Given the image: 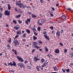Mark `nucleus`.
I'll return each mask as SVG.
<instances>
[{
	"label": "nucleus",
	"mask_w": 73,
	"mask_h": 73,
	"mask_svg": "<svg viewBox=\"0 0 73 73\" xmlns=\"http://www.w3.org/2000/svg\"><path fill=\"white\" fill-rule=\"evenodd\" d=\"M20 2H21V1L20 0L19 1V2H17L16 3V5H18V6H19V7L20 8L22 7H23V8H24L25 7V6H24L23 4L19 3H20Z\"/></svg>",
	"instance_id": "f257e3e1"
},
{
	"label": "nucleus",
	"mask_w": 73,
	"mask_h": 73,
	"mask_svg": "<svg viewBox=\"0 0 73 73\" xmlns=\"http://www.w3.org/2000/svg\"><path fill=\"white\" fill-rule=\"evenodd\" d=\"M34 46V48H36L37 49H38L40 48V47L37 46V43L36 42H33Z\"/></svg>",
	"instance_id": "f03ea898"
},
{
	"label": "nucleus",
	"mask_w": 73,
	"mask_h": 73,
	"mask_svg": "<svg viewBox=\"0 0 73 73\" xmlns=\"http://www.w3.org/2000/svg\"><path fill=\"white\" fill-rule=\"evenodd\" d=\"M8 65H10L11 66H12L13 65V66H16V63L14 61L13 62V64H12V63H10L8 64Z\"/></svg>",
	"instance_id": "7ed1b4c3"
},
{
	"label": "nucleus",
	"mask_w": 73,
	"mask_h": 73,
	"mask_svg": "<svg viewBox=\"0 0 73 73\" xmlns=\"http://www.w3.org/2000/svg\"><path fill=\"white\" fill-rule=\"evenodd\" d=\"M31 21V19H27V20L25 21V23L27 25H28V23L30 22Z\"/></svg>",
	"instance_id": "20e7f679"
},
{
	"label": "nucleus",
	"mask_w": 73,
	"mask_h": 73,
	"mask_svg": "<svg viewBox=\"0 0 73 73\" xmlns=\"http://www.w3.org/2000/svg\"><path fill=\"white\" fill-rule=\"evenodd\" d=\"M10 13H9V11H5V15H7V16H9V15Z\"/></svg>",
	"instance_id": "39448f33"
},
{
	"label": "nucleus",
	"mask_w": 73,
	"mask_h": 73,
	"mask_svg": "<svg viewBox=\"0 0 73 73\" xmlns=\"http://www.w3.org/2000/svg\"><path fill=\"white\" fill-rule=\"evenodd\" d=\"M13 42L15 44V46H16V45H19V42L17 40H15L13 41Z\"/></svg>",
	"instance_id": "423d86ee"
},
{
	"label": "nucleus",
	"mask_w": 73,
	"mask_h": 73,
	"mask_svg": "<svg viewBox=\"0 0 73 73\" xmlns=\"http://www.w3.org/2000/svg\"><path fill=\"white\" fill-rule=\"evenodd\" d=\"M18 65L21 68H22V67H24V64H21V63H18Z\"/></svg>",
	"instance_id": "0eeeda50"
},
{
	"label": "nucleus",
	"mask_w": 73,
	"mask_h": 73,
	"mask_svg": "<svg viewBox=\"0 0 73 73\" xmlns=\"http://www.w3.org/2000/svg\"><path fill=\"white\" fill-rule=\"evenodd\" d=\"M17 57L19 61H21V62H23V59H22V58L19 56H17Z\"/></svg>",
	"instance_id": "6e6552de"
},
{
	"label": "nucleus",
	"mask_w": 73,
	"mask_h": 73,
	"mask_svg": "<svg viewBox=\"0 0 73 73\" xmlns=\"http://www.w3.org/2000/svg\"><path fill=\"white\" fill-rule=\"evenodd\" d=\"M44 36L46 39H47V40H49V37L47 36V35L45 34V35H44Z\"/></svg>",
	"instance_id": "1a4fd4ad"
},
{
	"label": "nucleus",
	"mask_w": 73,
	"mask_h": 73,
	"mask_svg": "<svg viewBox=\"0 0 73 73\" xmlns=\"http://www.w3.org/2000/svg\"><path fill=\"white\" fill-rule=\"evenodd\" d=\"M65 18H66V16L64 15H63L62 16V19L63 20H64L65 19Z\"/></svg>",
	"instance_id": "9d476101"
},
{
	"label": "nucleus",
	"mask_w": 73,
	"mask_h": 73,
	"mask_svg": "<svg viewBox=\"0 0 73 73\" xmlns=\"http://www.w3.org/2000/svg\"><path fill=\"white\" fill-rule=\"evenodd\" d=\"M17 27H17L16 26L14 27V28L15 29H16V30H17V29H19V28H20V27H19V25H17Z\"/></svg>",
	"instance_id": "9b49d317"
},
{
	"label": "nucleus",
	"mask_w": 73,
	"mask_h": 73,
	"mask_svg": "<svg viewBox=\"0 0 73 73\" xmlns=\"http://www.w3.org/2000/svg\"><path fill=\"white\" fill-rule=\"evenodd\" d=\"M40 20H38V24L39 25H42V23L40 22Z\"/></svg>",
	"instance_id": "f8f14e48"
},
{
	"label": "nucleus",
	"mask_w": 73,
	"mask_h": 73,
	"mask_svg": "<svg viewBox=\"0 0 73 73\" xmlns=\"http://www.w3.org/2000/svg\"><path fill=\"white\" fill-rule=\"evenodd\" d=\"M37 60H40V59H37V57H35L34 58V61H37Z\"/></svg>",
	"instance_id": "ddd939ff"
},
{
	"label": "nucleus",
	"mask_w": 73,
	"mask_h": 73,
	"mask_svg": "<svg viewBox=\"0 0 73 73\" xmlns=\"http://www.w3.org/2000/svg\"><path fill=\"white\" fill-rule=\"evenodd\" d=\"M48 64V63H44L43 64V65L42 66V68H43V67H44V66H45L47 64Z\"/></svg>",
	"instance_id": "4468645a"
},
{
	"label": "nucleus",
	"mask_w": 73,
	"mask_h": 73,
	"mask_svg": "<svg viewBox=\"0 0 73 73\" xmlns=\"http://www.w3.org/2000/svg\"><path fill=\"white\" fill-rule=\"evenodd\" d=\"M55 52L56 53H59V50L57 49L55 50Z\"/></svg>",
	"instance_id": "2eb2a0df"
},
{
	"label": "nucleus",
	"mask_w": 73,
	"mask_h": 73,
	"mask_svg": "<svg viewBox=\"0 0 73 73\" xmlns=\"http://www.w3.org/2000/svg\"><path fill=\"white\" fill-rule=\"evenodd\" d=\"M46 21V20L45 19H42L41 20V23H44V22H45Z\"/></svg>",
	"instance_id": "dca6fc26"
},
{
	"label": "nucleus",
	"mask_w": 73,
	"mask_h": 73,
	"mask_svg": "<svg viewBox=\"0 0 73 73\" xmlns=\"http://www.w3.org/2000/svg\"><path fill=\"white\" fill-rule=\"evenodd\" d=\"M56 35L59 36H60V32L59 31H58L56 33Z\"/></svg>",
	"instance_id": "f3484780"
},
{
	"label": "nucleus",
	"mask_w": 73,
	"mask_h": 73,
	"mask_svg": "<svg viewBox=\"0 0 73 73\" xmlns=\"http://www.w3.org/2000/svg\"><path fill=\"white\" fill-rule=\"evenodd\" d=\"M12 51H13V52H14L15 54L16 55L17 54V52L16 50H15L13 49L12 50Z\"/></svg>",
	"instance_id": "a211bd4d"
},
{
	"label": "nucleus",
	"mask_w": 73,
	"mask_h": 73,
	"mask_svg": "<svg viewBox=\"0 0 73 73\" xmlns=\"http://www.w3.org/2000/svg\"><path fill=\"white\" fill-rule=\"evenodd\" d=\"M8 9H9V10H10V9H11V6L10 5L8 4Z\"/></svg>",
	"instance_id": "6ab92c4d"
},
{
	"label": "nucleus",
	"mask_w": 73,
	"mask_h": 73,
	"mask_svg": "<svg viewBox=\"0 0 73 73\" xmlns=\"http://www.w3.org/2000/svg\"><path fill=\"white\" fill-rule=\"evenodd\" d=\"M54 70H55V71L58 70V69L57 68V67H54Z\"/></svg>",
	"instance_id": "aec40b11"
},
{
	"label": "nucleus",
	"mask_w": 73,
	"mask_h": 73,
	"mask_svg": "<svg viewBox=\"0 0 73 73\" xmlns=\"http://www.w3.org/2000/svg\"><path fill=\"white\" fill-rule=\"evenodd\" d=\"M45 50L46 52L48 51V48L46 47H45Z\"/></svg>",
	"instance_id": "412c9836"
},
{
	"label": "nucleus",
	"mask_w": 73,
	"mask_h": 73,
	"mask_svg": "<svg viewBox=\"0 0 73 73\" xmlns=\"http://www.w3.org/2000/svg\"><path fill=\"white\" fill-rule=\"evenodd\" d=\"M17 34H18V35H20L21 34V32L20 31H18L17 32Z\"/></svg>",
	"instance_id": "4be33fe9"
},
{
	"label": "nucleus",
	"mask_w": 73,
	"mask_h": 73,
	"mask_svg": "<svg viewBox=\"0 0 73 73\" xmlns=\"http://www.w3.org/2000/svg\"><path fill=\"white\" fill-rule=\"evenodd\" d=\"M7 46L8 48H9V49L11 48V46H10V45H9V44H8Z\"/></svg>",
	"instance_id": "5701e85b"
},
{
	"label": "nucleus",
	"mask_w": 73,
	"mask_h": 73,
	"mask_svg": "<svg viewBox=\"0 0 73 73\" xmlns=\"http://www.w3.org/2000/svg\"><path fill=\"white\" fill-rule=\"evenodd\" d=\"M21 16V15H18L16 16V18H19V17H20Z\"/></svg>",
	"instance_id": "b1692460"
},
{
	"label": "nucleus",
	"mask_w": 73,
	"mask_h": 73,
	"mask_svg": "<svg viewBox=\"0 0 73 73\" xmlns=\"http://www.w3.org/2000/svg\"><path fill=\"white\" fill-rule=\"evenodd\" d=\"M8 42H9V43H10V42H11V38H10V39L9 40H8Z\"/></svg>",
	"instance_id": "393cba45"
},
{
	"label": "nucleus",
	"mask_w": 73,
	"mask_h": 73,
	"mask_svg": "<svg viewBox=\"0 0 73 73\" xmlns=\"http://www.w3.org/2000/svg\"><path fill=\"white\" fill-rule=\"evenodd\" d=\"M33 39L35 40H36L37 39V37H36L35 36H34L33 37Z\"/></svg>",
	"instance_id": "a878e982"
},
{
	"label": "nucleus",
	"mask_w": 73,
	"mask_h": 73,
	"mask_svg": "<svg viewBox=\"0 0 73 73\" xmlns=\"http://www.w3.org/2000/svg\"><path fill=\"white\" fill-rule=\"evenodd\" d=\"M32 17H36V16L33 14V15H32Z\"/></svg>",
	"instance_id": "bb28decb"
},
{
	"label": "nucleus",
	"mask_w": 73,
	"mask_h": 73,
	"mask_svg": "<svg viewBox=\"0 0 73 73\" xmlns=\"http://www.w3.org/2000/svg\"><path fill=\"white\" fill-rule=\"evenodd\" d=\"M26 31L28 33H30V31L28 30H27Z\"/></svg>",
	"instance_id": "cd10ccee"
},
{
	"label": "nucleus",
	"mask_w": 73,
	"mask_h": 73,
	"mask_svg": "<svg viewBox=\"0 0 73 73\" xmlns=\"http://www.w3.org/2000/svg\"><path fill=\"white\" fill-rule=\"evenodd\" d=\"M13 23H14V24H16L17 23L16 21L15 20H13Z\"/></svg>",
	"instance_id": "c85d7f7f"
},
{
	"label": "nucleus",
	"mask_w": 73,
	"mask_h": 73,
	"mask_svg": "<svg viewBox=\"0 0 73 73\" xmlns=\"http://www.w3.org/2000/svg\"><path fill=\"white\" fill-rule=\"evenodd\" d=\"M40 29H41V28L40 27H38V31H40Z\"/></svg>",
	"instance_id": "c756f323"
},
{
	"label": "nucleus",
	"mask_w": 73,
	"mask_h": 73,
	"mask_svg": "<svg viewBox=\"0 0 73 73\" xmlns=\"http://www.w3.org/2000/svg\"><path fill=\"white\" fill-rule=\"evenodd\" d=\"M41 62H44V60L43 59H41Z\"/></svg>",
	"instance_id": "7c9ffc66"
},
{
	"label": "nucleus",
	"mask_w": 73,
	"mask_h": 73,
	"mask_svg": "<svg viewBox=\"0 0 73 73\" xmlns=\"http://www.w3.org/2000/svg\"><path fill=\"white\" fill-rule=\"evenodd\" d=\"M18 22H19V24H20V23H22V22L21 21H20V20H19L18 21Z\"/></svg>",
	"instance_id": "2f4dec72"
},
{
	"label": "nucleus",
	"mask_w": 73,
	"mask_h": 73,
	"mask_svg": "<svg viewBox=\"0 0 73 73\" xmlns=\"http://www.w3.org/2000/svg\"><path fill=\"white\" fill-rule=\"evenodd\" d=\"M39 68V67L38 66L36 67V69L38 70V71H40V70L39 69H38V68Z\"/></svg>",
	"instance_id": "473e14b6"
},
{
	"label": "nucleus",
	"mask_w": 73,
	"mask_h": 73,
	"mask_svg": "<svg viewBox=\"0 0 73 73\" xmlns=\"http://www.w3.org/2000/svg\"><path fill=\"white\" fill-rule=\"evenodd\" d=\"M9 72H12L13 73L14 72V71L12 70H9Z\"/></svg>",
	"instance_id": "72a5a7b5"
},
{
	"label": "nucleus",
	"mask_w": 73,
	"mask_h": 73,
	"mask_svg": "<svg viewBox=\"0 0 73 73\" xmlns=\"http://www.w3.org/2000/svg\"><path fill=\"white\" fill-rule=\"evenodd\" d=\"M26 34H24V35H23V37H25L26 36Z\"/></svg>",
	"instance_id": "f704fd0d"
},
{
	"label": "nucleus",
	"mask_w": 73,
	"mask_h": 73,
	"mask_svg": "<svg viewBox=\"0 0 73 73\" xmlns=\"http://www.w3.org/2000/svg\"><path fill=\"white\" fill-rule=\"evenodd\" d=\"M64 52L66 53V52H67V50L66 49H64Z\"/></svg>",
	"instance_id": "c9c22d12"
},
{
	"label": "nucleus",
	"mask_w": 73,
	"mask_h": 73,
	"mask_svg": "<svg viewBox=\"0 0 73 73\" xmlns=\"http://www.w3.org/2000/svg\"><path fill=\"white\" fill-rule=\"evenodd\" d=\"M32 30L34 31H36V29L33 28L32 29Z\"/></svg>",
	"instance_id": "e433bc0d"
},
{
	"label": "nucleus",
	"mask_w": 73,
	"mask_h": 73,
	"mask_svg": "<svg viewBox=\"0 0 73 73\" xmlns=\"http://www.w3.org/2000/svg\"><path fill=\"white\" fill-rule=\"evenodd\" d=\"M67 9L68 11H71V9L70 8H68Z\"/></svg>",
	"instance_id": "4c0bfd02"
},
{
	"label": "nucleus",
	"mask_w": 73,
	"mask_h": 73,
	"mask_svg": "<svg viewBox=\"0 0 73 73\" xmlns=\"http://www.w3.org/2000/svg\"><path fill=\"white\" fill-rule=\"evenodd\" d=\"M66 71H67V72H69V69H67L66 70Z\"/></svg>",
	"instance_id": "58836bf2"
},
{
	"label": "nucleus",
	"mask_w": 73,
	"mask_h": 73,
	"mask_svg": "<svg viewBox=\"0 0 73 73\" xmlns=\"http://www.w3.org/2000/svg\"><path fill=\"white\" fill-rule=\"evenodd\" d=\"M25 64H27V63H28V61L27 60H25Z\"/></svg>",
	"instance_id": "ea45409f"
},
{
	"label": "nucleus",
	"mask_w": 73,
	"mask_h": 73,
	"mask_svg": "<svg viewBox=\"0 0 73 73\" xmlns=\"http://www.w3.org/2000/svg\"><path fill=\"white\" fill-rule=\"evenodd\" d=\"M62 72H64V73H65V70H64V69H62Z\"/></svg>",
	"instance_id": "a19ab883"
},
{
	"label": "nucleus",
	"mask_w": 73,
	"mask_h": 73,
	"mask_svg": "<svg viewBox=\"0 0 73 73\" xmlns=\"http://www.w3.org/2000/svg\"><path fill=\"white\" fill-rule=\"evenodd\" d=\"M39 43H40V44H42V42L40 40H39Z\"/></svg>",
	"instance_id": "79ce46f5"
},
{
	"label": "nucleus",
	"mask_w": 73,
	"mask_h": 73,
	"mask_svg": "<svg viewBox=\"0 0 73 73\" xmlns=\"http://www.w3.org/2000/svg\"><path fill=\"white\" fill-rule=\"evenodd\" d=\"M2 16V14L0 13V18H1Z\"/></svg>",
	"instance_id": "37998d69"
},
{
	"label": "nucleus",
	"mask_w": 73,
	"mask_h": 73,
	"mask_svg": "<svg viewBox=\"0 0 73 73\" xmlns=\"http://www.w3.org/2000/svg\"><path fill=\"white\" fill-rule=\"evenodd\" d=\"M34 33L35 35H36H36H37V33H36L35 32H34Z\"/></svg>",
	"instance_id": "c03bdc74"
},
{
	"label": "nucleus",
	"mask_w": 73,
	"mask_h": 73,
	"mask_svg": "<svg viewBox=\"0 0 73 73\" xmlns=\"http://www.w3.org/2000/svg\"><path fill=\"white\" fill-rule=\"evenodd\" d=\"M50 29H53V27H50Z\"/></svg>",
	"instance_id": "a18cd8bd"
},
{
	"label": "nucleus",
	"mask_w": 73,
	"mask_h": 73,
	"mask_svg": "<svg viewBox=\"0 0 73 73\" xmlns=\"http://www.w3.org/2000/svg\"><path fill=\"white\" fill-rule=\"evenodd\" d=\"M18 35H17L16 36H15V38H17V37H18Z\"/></svg>",
	"instance_id": "49530a36"
},
{
	"label": "nucleus",
	"mask_w": 73,
	"mask_h": 73,
	"mask_svg": "<svg viewBox=\"0 0 73 73\" xmlns=\"http://www.w3.org/2000/svg\"><path fill=\"white\" fill-rule=\"evenodd\" d=\"M35 49H33L32 51V52L33 53L34 52H35Z\"/></svg>",
	"instance_id": "de8ad7c7"
},
{
	"label": "nucleus",
	"mask_w": 73,
	"mask_h": 73,
	"mask_svg": "<svg viewBox=\"0 0 73 73\" xmlns=\"http://www.w3.org/2000/svg\"><path fill=\"white\" fill-rule=\"evenodd\" d=\"M58 5H59V4L58 3L56 4V7H58Z\"/></svg>",
	"instance_id": "09e8293b"
},
{
	"label": "nucleus",
	"mask_w": 73,
	"mask_h": 73,
	"mask_svg": "<svg viewBox=\"0 0 73 73\" xmlns=\"http://www.w3.org/2000/svg\"><path fill=\"white\" fill-rule=\"evenodd\" d=\"M15 11H17V9H16V8H15Z\"/></svg>",
	"instance_id": "8fccbe9b"
},
{
	"label": "nucleus",
	"mask_w": 73,
	"mask_h": 73,
	"mask_svg": "<svg viewBox=\"0 0 73 73\" xmlns=\"http://www.w3.org/2000/svg\"><path fill=\"white\" fill-rule=\"evenodd\" d=\"M22 41H25L26 40H25V39H23V40H22Z\"/></svg>",
	"instance_id": "3c124183"
},
{
	"label": "nucleus",
	"mask_w": 73,
	"mask_h": 73,
	"mask_svg": "<svg viewBox=\"0 0 73 73\" xmlns=\"http://www.w3.org/2000/svg\"><path fill=\"white\" fill-rule=\"evenodd\" d=\"M60 45H61V46H62V43H60Z\"/></svg>",
	"instance_id": "603ef678"
},
{
	"label": "nucleus",
	"mask_w": 73,
	"mask_h": 73,
	"mask_svg": "<svg viewBox=\"0 0 73 73\" xmlns=\"http://www.w3.org/2000/svg\"><path fill=\"white\" fill-rule=\"evenodd\" d=\"M41 3H42V0H40Z\"/></svg>",
	"instance_id": "864d4df0"
},
{
	"label": "nucleus",
	"mask_w": 73,
	"mask_h": 73,
	"mask_svg": "<svg viewBox=\"0 0 73 73\" xmlns=\"http://www.w3.org/2000/svg\"><path fill=\"white\" fill-rule=\"evenodd\" d=\"M52 10H53V11H54V9L53 8V7H52Z\"/></svg>",
	"instance_id": "5fc2aeb1"
},
{
	"label": "nucleus",
	"mask_w": 73,
	"mask_h": 73,
	"mask_svg": "<svg viewBox=\"0 0 73 73\" xmlns=\"http://www.w3.org/2000/svg\"><path fill=\"white\" fill-rule=\"evenodd\" d=\"M50 16H53V15L52 14H50Z\"/></svg>",
	"instance_id": "6e6d98bb"
},
{
	"label": "nucleus",
	"mask_w": 73,
	"mask_h": 73,
	"mask_svg": "<svg viewBox=\"0 0 73 73\" xmlns=\"http://www.w3.org/2000/svg\"><path fill=\"white\" fill-rule=\"evenodd\" d=\"M46 32H44L43 33V34H46Z\"/></svg>",
	"instance_id": "4d7b16f0"
},
{
	"label": "nucleus",
	"mask_w": 73,
	"mask_h": 73,
	"mask_svg": "<svg viewBox=\"0 0 73 73\" xmlns=\"http://www.w3.org/2000/svg\"><path fill=\"white\" fill-rule=\"evenodd\" d=\"M58 23H61V21H58Z\"/></svg>",
	"instance_id": "13d9d810"
},
{
	"label": "nucleus",
	"mask_w": 73,
	"mask_h": 73,
	"mask_svg": "<svg viewBox=\"0 0 73 73\" xmlns=\"http://www.w3.org/2000/svg\"><path fill=\"white\" fill-rule=\"evenodd\" d=\"M72 56H73V54H71V57H72Z\"/></svg>",
	"instance_id": "bf43d9fd"
},
{
	"label": "nucleus",
	"mask_w": 73,
	"mask_h": 73,
	"mask_svg": "<svg viewBox=\"0 0 73 73\" xmlns=\"http://www.w3.org/2000/svg\"><path fill=\"white\" fill-rule=\"evenodd\" d=\"M0 9H1V11H2V10H3V8H0Z\"/></svg>",
	"instance_id": "052dcab7"
},
{
	"label": "nucleus",
	"mask_w": 73,
	"mask_h": 73,
	"mask_svg": "<svg viewBox=\"0 0 73 73\" xmlns=\"http://www.w3.org/2000/svg\"><path fill=\"white\" fill-rule=\"evenodd\" d=\"M22 32L23 33H24V31H22Z\"/></svg>",
	"instance_id": "680f3d73"
},
{
	"label": "nucleus",
	"mask_w": 73,
	"mask_h": 73,
	"mask_svg": "<svg viewBox=\"0 0 73 73\" xmlns=\"http://www.w3.org/2000/svg\"><path fill=\"white\" fill-rule=\"evenodd\" d=\"M8 26H9L8 25H6V27H8Z\"/></svg>",
	"instance_id": "e2e57ef3"
},
{
	"label": "nucleus",
	"mask_w": 73,
	"mask_h": 73,
	"mask_svg": "<svg viewBox=\"0 0 73 73\" xmlns=\"http://www.w3.org/2000/svg\"><path fill=\"white\" fill-rule=\"evenodd\" d=\"M39 50H40V51H41V50H42V49H39Z\"/></svg>",
	"instance_id": "0e129e2a"
},
{
	"label": "nucleus",
	"mask_w": 73,
	"mask_h": 73,
	"mask_svg": "<svg viewBox=\"0 0 73 73\" xmlns=\"http://www.w3.org/2000/svg\"><path fill=\"white\" fill-rule=\"evenodd\" d=\"M71 50H73V48H71Z\"/></svg>",
	"instance_id": "69168bd1"
},
{
	"label": "nucleus",
	"mask_w": 73,
	"mask_h": 73,
	"mask_svg": "<svg viewBox=\"0 0 73 73\" xmlns=\"http://www.w3.org/2000/svg\"><path fill=\"white\" fill-rule=\"evenodd\" d=\"M51 73H57V72H51Z\"/></svg>",
	"instance_id": "338daca9"
},
{
	"label": "nucleus",
	"mask_w": 73,
	"mask_h": 73,
	"mask_svg": "<svg viewBox=\"0 0 73 73\" xmlns=\"http://www.w3.org/2000/svg\"><path fill=\"white\" fill-rule=\"evenodd\" d=\"M54 31H52V33H54Z\"/></svg>",
	"instance_id": "774afa93"
}]
</instances>
